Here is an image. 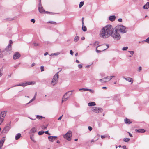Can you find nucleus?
<instances>
[{"label": "nucleus", "mask_w": 149, "mask_h": 149, "mask_svg": "<svg viewBox=\"0 0 149 149\" xmlns=\"http://www.w3.org/2000/svg\"><path fill=\"white\" fill-rule=\"evenodd\" d=\"M113 29L111 26H106L101 30L99 34L100 36L102 38L105 39L108 38L111 35L112 37L115 40H119L121 36L119 32L115 29L113 32Z\"/></svg>", "instance_id": "1"}, {"label": "nucleus", "mask_w": 149, "mask_h": 149, "mask_svg": "<svg viewBox=\"0 0 149 149\" xmlns=\"http://www.w3.org/2000/svg\"><path fill=\"white\" fill-rule=\"evenodd\" d=\"M115 29L119 32H120L122 33H126L127 32L126 27L123 25H120L117 26Z\"/></svg>", "instance_id": "2"}, {"label": "nucleus", "mask_w": 149, "mask_h": 149, "mask_svg": "<svg viewBox=\"0 0 149 149\" xmlns=\"http://www.w3.org/2000/svg\"><path fill=\"white\" fill-rule=\"evenodd\" d=\"M13 43V42L11 40L9 41V43L8 45L6 47L5 49L2 51V53L3 55H6L7 54L6 53L10 51L11 50V46Z\"/></svg>", "instance_id": "3"}, {"label": "nucleus", "mask_w": 149, "mask_h": 149, "mask_svg": "<svg viewBox=\"0 0 149 149\" xmlns=\"http://www.w3.org/2000/svg\"><path fill=\"white\" fill-rule=\"evenodd\" d=\"M58 72L56 73L53 76L51 82V85L54 86L56 85L58 82Z\"/></svg>", "instance_id": "4"}, {"label": "nucleus", "mask_w": 149, "mask_h": 149, "mask_svg": "<svg viewBox=\"0 0 149 149\" xmlns=\"http://www.w3.org/2000/svg\"><path fill=\"white\" fill-rule=\"evenodd\" d=\"M63 137L68 141H70L71 140V137L72 136V132L71 131H68L65 134L63 135Z\"/></svg>", "instance_id": "5"}, {"label": "nucleus", "mask_w": 149, "mask_h": 149, "mask_svg": "<svg viewBox=\"0 0 149 149\" xmlns=\"http://www.w3.org/2000/svg\"><path fill=\"white\" fill-rule=\"evenodd\" d=\"M92 111L93 112L98 113L102 112L103 111V110L101 108L94 107L93 108Z\"/></svg>", "instance_id": "6"}, {"label": "nucleus", "mask_w": 149, "mask_h": 149, "mask_svg": "<svg viewBox=\"0 0 149 149\" xmlns=\"http://www.w3.org/2000/svg\"><path fill=\"white\" fill-rule=\"evenodd\" d=\"M10 123L11 122H10L9 123V124H8L5 127L2 132H1V133H2V132L7 133L9 131L11 128V126L10 125Z\"/></svg>", "instance_id": "7"}, {"label": "nucleus", "mask_w": 149, "mask_h": 149, "mask_svg": "<svg viewBox=\"0 0 149 149\" xmlns=\"http://www.w3.org/2000/svg\"><path fill=\"white\" fill-rule=\"evenodd\" d=\"M21 56L19 52H15L13 56V59L14 60L18 59Z\"/></svg>", "instance_id": "8"}, {"label": "nucleus", "mask_w": 149, "mask_h": 149, "mask_svg": "<svg viewBox=\"0 0 149 149\" xmlns=\"http://www.w3.org/2000/svg\"><path fill=\"white\" fill-rule=\"evenodd\" d=\"M38 9L40 13H45V11L43 7L42 6L41 4L40 3L38 7Z\"/></svg>", "instance_id": "9"}, {"label": "nucleus", "mask_w": 149, "mask_h": 149, "mask_svg": "<svg viewBox=\"0 0 149 149\" xmlns=\"http://www.w3.org/2000/svg\"><path fill=\"white\" fill-rule=\"evenodd\" d=\"M57 138V137L56 136H49L48 137V139L50 141L53 142Z\"/></svg>", "instance_id": "10"}, {"label": "nucleus", "mask_w": 149, "mask_h": 149, "mask_svg": "<svg viewBox=\"0 0 149 149\" xmlns=\"http://www.w3.org/2000/svg\"><path fill=\"white\" fill-rule=\"evenodd\" d=\"M27 82H25V83H19V84L15 85L14 86H22L23 87H24L25 86H27Z\"/></svg>", "instance_id": "11"}, {"label": "nucleus", "mask_w": 149, "mask_h": 149, "mask_svg": "<svg viewBox=\"0 0 149 149\" xmlns=\"http://www.w3.org/2000/svg\"><path fill=\"white\" fill-rule=\"evenodd\" d=\"M123 78L124 79H125L127 81L129 82H131V83L132 84L133 82V79L130 77H127L125 78L124 77H123Z\"/></svg>", "instance_id": "12"}, {"label": "nucleus", "mask_w": 149, "mask_h": 149, "mask_svg": "<svg viewBox=\"0 0 149 149\" xmlns=\"http://www.w3.org/2000/svg\"><path fill=\"white\" fill-rule=\"evenodd\" d=\"M67 93H65L63 96V97L62 100V102H63L64 101H66L69 98L68 96L67 97Z\"/></svg>", "instance_id": "13"}, {"label": "nucleus", "mask_w": 149, "mask_h": 149, "mask_svg": "<svg viewBox=\"0 0 149 149\" xmlns=\"http://www.w3.org/2000/svg\"><path fill=\"white\" fill-rule=\"evenodd\" d=\"M135 131L139 133H144L145 132V130L143 129H136Z\"/></svg>", "instance_id": "14"}, {"label": "nucleus", "mask_w": 149, "mask_h": 149, "mask_svg": "<svg viewBox=\"0 0 149 149\" xmlns=\"http://www.w3.org/2000/svg\"><path fill=\"white\" fill-rule=\"evenodd\" d=\"M109 19L111 21H114L116 19V16L115 15H112L109 17Z\"/></svg>", "instance_id": "15"}, {"label": "nucleus", "mask_w": 149, "mask_h": 149, "mask_svg": "<svg viewBox=\"0 0 149 149\" xmlns=\"http://www.w3.org/2000/svg\"><path fill=\"white\" fill-rule=\"evenodd\" d=\"M99 81L102 83H105L107 81H107V79L106 77H104L103 79H100Z\"/></svg>", "instance_id": "16"}, {"label": "nucleus", "mask_w": 149, "mask_h": 149, "mask_svg": "<svg viewBox=\"0 0 149 149\" xmlns=\"http://www.w3.org/2000/svg\"><path fill=\"white\" fill-rule=\"evenodd\" d=\"M115 76L112 75L107 76L106 77V78L107 80V81H110L113 78H115Z\"/></svg>", "instance_id": "17"}, {"label": "nucleus", "mask_w": 149, "mask_h": 149, "mask_svg": "<svg viewBox=\"0 0 149 149\" xmlns=\"http://www.w3.org/2000/svg\"><path fill=\"white\" fill-rule=\"evenodd\" d=\"M149 8V2H147L143 6V8L144 9H147Z\"/></svg>", "instance_id": "18"}, {"label": "nucleus", "mask_w": 149, "mask_h": 149, "mask_svg": "<svg viewBox=\"0 0 149 149\" xmlns=\"http://www.w3.org/2000/svg\"><path fill=\"white\" fill-rule=\"evenodd\" d=\"M6 115V112L5 111L1 112V113L0 117H1L2 118H4L5 117Z\"/></svg>", "instance_id": "19"}, {"label": "nucleus", "mask_w": 149, "mask_h": 149, "mask_svg": "<svg viewBox=\"0 0 149 149\" xmlns=\"http://www.w3.org/2000/svg\"><path fill=\"white\" fill-rule=\"evenodd\" d=\"M21 136V134L19 133H18L15 135V139L16 140H17L19 139Z\"/></svg>", "instance_id": "20"}, {"label": "nucleus", "mask_w": 149, "mask_h": 149, "mask_svg": "<svg viewBox=\"0 0 149 149\" xmlns=\"http://www.w3.org/2000/svg\"><path fill=\"white\" fill-rule=\"evenodd\" d=\"M125 123L127 124H130L132 123L129 119H128L127 118H126L125 120Z\"/></svg>", "instance_id": "21"}, {"label": "nucleus", "mask_w": 149, "mask_h": 149, "mask_svg": "<svg viewBox=\"0 0 149 149\" xmlns=\"http://www.w3.org/2000/svg\"><path fill=\"white\" fill-rule=\"evenodd\" d=\"M96 104L95 102H91L88 103V105L89 106H95Z\"/></svg>", "instance_id": "22"}, {"label": "nucleus", "mask_w": 149, "mask_h": 149, "mask_svg": "<svg viewBox=\"0 0 149 149\" xmlns=\"http://www.w3.org/2000/svg\"><path fill=\"white\" fill-rule=\"evenodd\" d=\"M36 127H34L31 129L30 132L31 133H34L36 132Z\"/></svg>", "instance_id": "23"}, {"label": "nucleus", "mask_w": 149, "mask_h": 149, "mask_svg": "<svg viewBox=\"0 0 149 149\" xmlns=\"http://www.w3.org/2000/svg\"><path fill=\"white\" fill-rule=\"evenodd\" d=\"M34 134H32L30 136V139L31 140L34 142H35L36 141L34 139Z\"/></svg>", "instance_id": "24"}, {"label": "nucleus", "mask_w": 149, "mask_h": 149, "mask_svg": "<svg viewBox=\"0 0 149 149\" xmlns=\"http://www.w3.org/2000/svg\"><path fill=\"white\" fill-rule=\"evenodd\" d=\"M27 83V85H33L34 84H35L36 83L35 82H26Z\"/></svg>", "instance_id": "25"}, {"label": "nucleus", "mask_w": 149, "mask_h": 149, "mask_svg": "<svg viewBox=\"0 0 149 149\" xmlns=\"http://www.w3.org/2000/svg\"><path fill=\"white\" fill-rule=\"evenodd\" d=\"M79 38L78 36H76L74 38V41L75 42H77L79 40Z\"/></svg>", "instance_id": "26"}, {"label": "nucleus", "mask_w": 149, "mask_h": 149, "mask_svg": "<svg viewBox=\"0 0 149 149\" xmlns=\"http://www.w3.org/2000/svg\"><path fill=\"white\" fill-rule=\"evenodd\" d=\"M82 30L84 32L86 31H87V28L85 26L82 25Z\"/></svg>", "instance_id": "27"}, {"label": "nucleus", "mask_w": 149, "mask_h": 149, "mask_svg": "<svg viewBox=\"0 0 149 149\" xmlns=\"http://www.w3.org/2000/svg\"><path fill=\"white\" fill-rule=\"evenodd\" d=\"M36 93L35 96L31 100H30V101L29 102V103H27V104H29L31 102H32V101H33V100H34L36 98Z\"/></svg>", "instance_id": "28"}, {"label": "nucleus", "mask_w": 149, "mask_h": 149, "mask_svg": "<svg viewBox=\"0 0 149 149\" xmlns=\"http://www.w3.org/2000/svg\"><path fill=\"white\" fill-rule=\"evenodd\" d=\"M36 118H38L39 119H42L43 117L41 116L37 115L36 116Z\"/></svg>", "instance_id": "29"}, {"label": "nucleus", "mask_w": 149, "mask_h": 149, "mask_svg": "<svg viewBox=\"0 0 149 149\" xmlns=\"http://www.w3.org/2000/svg\"><path fill=\"white\" fill-rule=\"evenodd\" d=\"M84 1H81L80 3L79 4V8H81L84 5Z\"/></svg>", "instance_id": "30"}, {"label": "nucleus", "mask_w": 149, "mask_h": 149, "mask_svg": "<svg viewBox=\"0 0 149 149\" xmlns=\"http://www.w3.org/2000/svg\"><path fill=\"white\" fill-rule=\"evenodd\" d=\"M47 23L54 25H56L57 24L56 23V22L53 21H49L47 22Z\"/></svg>", "instance_id": "31"}, {"label": "nucleus", "mask_w": 149, "mask_h": 149, "mask_svg": "<svg viewBox=\"0 0 149 149\" xmlns=\"http://www.w3.org/2000/svg\"><path fill=\"white\" fill-rule=\"evenodd\" d=\"M65 93H67V97L68 96V97L69 98L70 96L72 95V93H70V91H68L66 92Z\"/></svg>", "instance_id": "32"}, {"label": "nucleus", "mask_w": 149, "mask_h": 149, "mask_svg": "<svg viewBox=\"0 0 149 149\" xmlns=\"http://www.w3.org/2000/svg\"><path fill=\"white\" fill-rule=\"evenodd\" d=\"M4 120V118H2L1 117H0V125H1L2 123Z\"/></svg>", "instance_id": "33"}, {"label": "nucleus", "mask_w": 149, "mask_h": 149, "mask_svg": "<svg viewBox=\"0 0 149 149\" xmlns=\"http://www.w3.org/2000/svg\"><path fill=\"white\" fill-rule=\"evenodd\" d=\"M130 140V139L128 138H125L123 139V141L125 142H128Z\"/></svg>", "instance_id": "34"}, {"label": "nucleus", "mask_w": 149, "mask_h": 149, "mask_svg": "<svg viewBox=\"0 0 149 149\" xmlns=\"http://www.w3.org/2000/svg\"><path fill=\"white\" fill-rule=\"evenodd\" d=\"M100 46V45H99L97 47H96V52L97 53H100V52H101V50H98L97 49V48H98V47Z\"/></svg>", "instance_id": "35"}, {"label": "nucleus", "mask_w": 149, "mask_h": 149, "mask_svg": "<svg viewBox=\"0 0 149 149\" xmlns=\"http://www.w3.org/2000/svg\"><path fill=\"white\" fill-rule=\"evenodd\" d=\"M146 42L147 43L149 44V37L147 39H146L145 40H143L142 42Z\"/></svg>", "instance_id": "36"}, {"label": "nucleus", "mask_w": 149, "mask_h": 149, "mask_svg": "<svg viewBox=\"0 0 149 149\" xmlns=\"http://www.w3.org/2000/svg\"><path fill=\"white\" fill-rule=\"evenodd\" d=\"M99 42L98 41H96L93 45V46H95L97 45H99Z\"/></svg>", "instance_id": "37"}, {"label": "nucleus", "mask_w": 149, "mask_h": 149, "mask_svg": "<svg viewBox=\"0 0 149 149\" xmlns=\"http://www.w3.org/2000/svg\"><path fill=\"white\" fill-rule=\"evenodd\" d=\"M44 133V131H39L38 133V134L40 135L43 134Z\"/></svg>", "instance_id": "38"}, {"label": "nucleus", "mask_w": 149, "mask_h": 149, "mask_svg": "<svg viewBox=\"0 0 149 149\" xmlns=\"http://www.w3.org/2000/svg\"><path fill=\"white\" fill-rule=\"evenodd\" d=\"M47 125H43L42 126L41 128L43 129H45L47 128Z\"/></svg>", "instance_id": "39"}, {"label": "nucleus", "mask_w": 149, "mask_h": 149, "mask_svg": "<svg viewBox=\"0 0 149 149\" xmlns=\"http://www.w3.org/2000/svg\"><path fill=\"white\" fill-rule=\"evenodd\" d=\"M5 141V139H1L0 141V143H2L3 144Z\"/></svg>", "instance_id": "40"}, {"label": "nucleus", "mask_w": 149, "mask_h": 149, "mask_svg": "<svg viewBox=\"0 0 149 149\" xmlns=\"http://www.w3.org/2000/svg\"><path fill=\"white\" fill-rule=\"evenodd\" d=\"M128 49V47L127 46V47H123V48L122 50L123 51H126Z\"/></svg>", "instance_id": "41"}, {"label": "nucleus", "mask_w": 149, "mask_h": 149, "mask_svg": "<svg viewBox=\"0 0 149 149\" xmlns=\"http://www.w3.org/2000/svg\"><path fill=\"white\" fill-rule=\"evenodd\" d=\"M35 47L38 46H39V44L35 42H34L33 43Z\"/></svg>", "instance_id": "42"}, {"label": "nucleus", "mask_w": 149, "mask_h": 149, "mask_svg": "<svg viewBox=\"0 0 149 149\" xmlns=\"http://www.w3.org/2000/svg\"><path fill=\"white\" fill-rule=\"evenodd\" d=\"M60 54V52H56V53H54V54H51L52 55H54L55 56H57V55H59Z\"/></svg>", "instance_id": "43"}, {"label": "nucleus", "mask_w": 149, "mask_h": 149, "mask_svg": "<svg viewBox=\"0 0 149 149\" xmlns=\"http://www.w3.org/2000/svg\"><path fill=\"white\" fill-rule=\"evenodd\" d=\"M44 67L43 66H41L40 67V70L41 72H42L44 71Z\"/></svg>", "instance_id": "44"}, {"label": "nucleus", "mask_w": 149, "mask_h": 149, "mask_svg": "<svg viewBox=\"0 0 149 149\" xmlns=\"http://www.w3.org/2000/svg\"><path fill=\"white\" fill-rule=\"evenodd\" d=\"M128 52H129L130 54L132 55H133L134 54V51H128Z\"/></svg>", "instance_id": "45"}, {"label": "nucleus", "mask_w": 149, "mask_h": 149, "mask_svg": "<svg viewBox=\"0 0 149 149\" xmlns=\"http://www.w3.org/2000/svg\"><path fill=\"white\" fill-rule=\"evenodd\" d=\"M78 67L79 68H80V69H81L82 68V65H81V64H79L78 65Z\"/></svg>", "instance_id": "46"}, {"label": "nucleus", "mask_w": 149, "mask_h": 149, "mask_svg": "<svg viewBox=\"0 0 149 149\" xmlns=\"http://www.w3.org/2000/svg\"><path fill=\"white\" fill-rule=\"evenodd\" d=\"M31 21L33 23H34L35 22V20L34 19H31Z\"/></svg>", "instance_id": "47"}, {"label": "nucleus", "mask_w": 149, "mask_h": 149, "mask_svg": "<svg viewBox=\"0 0 149 149\" xmlns=\"http://www.w3.org/2000/svg\"><path fill=\"white\" fill-rule=\"evenodd\" d=\"M2 70H3L2 69H0V77L2 75V74L1 72Z\"/></svg>", "instance_id": "48"}, {"label": "nucleus", "mask_w": 149, "mask_h": 149, "mask_svg": "<svg viewBox=\"0 0 149 149\" xmlns=\"http://www.w3.org/2000/svg\"><path fill=\"white\" fill-rule=\"evenodd\" d=\"M106 46H107V48L106 49H104L102 51H104L105 50L107 49H108L109 47V45H108L106 44Z\"/></svg>", "instance_id": "49"}, {"label": "nucleus", "mask_w": 149, "mask_h": 149, "mask_svg": "<svg viewBox=\"0 0 149 149\" xmlns=\"http://www.w3.org/2000/svg\"><path fill=\"white\" fill-rule=\"evenodd\" d=\"M88 91H89L90 92H91V93H93L94 92V91L93 90H92V89H88Z\"/></svg>", "instance_id": "50"}, {"label": "nucleus", "mask_w": 149, "mask_h": 149, "mask_svg": "<svg viewBox=\"0 0 149 149\" xmlns=\"http://www.w3.org/2000/svg\"><path fill=\"white\" fill-rule=\"evenodd\" d=\"M70 54L71 55H72V56L73 55V52L72 51V50H70Z\"/></svg>", "instance_id": "51"}, {"label": "nucleus", "mask_w": 149, "mask_h": 149, "mask_svg": "<svg viewBox=\"0 0 149 149\" xmlns=\"http://www.w3.org/2000/svg\"><path fill=\"white\" fill-rule=\"evenodd\" d=\"M88 129L90 131H91L92 129V127L91 126H89L88 127Z\"/></svg>", "instance_id": "52"}, {"label": "nucleus", "mask_w": 149, "mask_h": 149, "mask_svg": "<svg viewBox=\"0 0 149 149\" xmlns=\"http://www.w3.org/2000/svg\"><path fill=\"white\" fill-rule=\"evenodd\" d=\"M142 70V68L141 66H139V67L138 71L140 72Z\"/></svg>", "instance_id": "53"}, {"label": "nucleus", "mask_w": 149, "mask_h": 149, "mask_svg": "<svg viewBox=\"0 0 149 149\" xmlns=\"http://www.w3.org/2000/svg\"><path fill=\"white\" fill-rule=\"evenodd\" d=\"M122 148L123 149H127L126 148V146L125 145L122 146Z\"/></svg>", "instance_id": "54"}, {"label": "nucleus", "mask_w": 149, "mask_h": 149, "mask_svg": "<svg viewBox=\"0 0 149 149\" xmlns=\"http://www.w3.org/2000/svg\"><path fill=\"white\" fill-rule=\"evenodd\" d=\"M88 89L83 88V91H88Z\"/></svg>", "instance_id": "55"}, {"label": "nucleus", "mask_w": 149, "mask_h": 149, "mask_svg": "<svg viewBox=\"0 0 149 149\" xmlns=\"http://www.w3.org/2000/svg\"><path fill=\"white\" fill-rule=\"evenodd\" d=\"M63 115H62L61 116H60L58 119V120H59L61 119L62 117L63 116Z\"/></svg>", "instance_id": "56"}, {"label": "nucleus", "mask_w": 149, "mask_h": 149, "mask_svg": "<svg viewBox=\"0 0 149 149\" xmlns=\"http://www.w3.org/2000/svg\"><path fill=\"white\" fill-rule=\"evenodd\" d=\"M118 21L119 22H122V19L121 18H119L118 19Z\"/></svg>", "instance_id": "57"}, {"label": "nucleus", "mask_w": 149, "mask_h": 149, "mask_svg": "<svg viewBox=\"0 0 149 149\" xmlns=\"http://www.w3.org/2000/svg\"><path fill=\"white\" fill-rule=\"evenodd\" d=\"M105 137V136L104 135H101V138L102 139L104 138Z\"/></svg>", "instance_id": "58"}, {"label": "nucleus", "mask_w": 149, "mask_h": 149, "mask_svg": "<svg viewBox=\"0 0 149 149\" xmlns=\"http://www.w3.org/2000/svg\"><path fill=\"white\" fill-rule=\"evenodd\" d=\"M128 133H129V135L130 137H132L133 136L132 134L130 133V132H128Z\"/></svg>", "instance_id": "59"}, {"label": "nucleus", "mask_w": 149, "mask_h": 149, "mask_svg": "<svg viewBox=\"0 0 149 149\" xmlns=\"http://www.w3.org/2000/svg\"><path fill=\"white\" fill-rule=\"evenodd\" d=\"M35 64L34 63H33L32 64L31 66L32 67H33L34 66H35Z\"/></svg>", "instance_id": "60"}, {"label": "nucleus", "mask_w": 149, "mask_h": 149, "mask_svg": "<svg viewBox=\"0 0 149 149\" xmlns=\"http://www.w3.org/2000/svg\"><path fill=\"white\" fill-rule=\"evenodd\" d=\"M48 54V53L47 52H46V53H44V55L46 56Z\"/></svg>", "instance_id": "61"}, {"label": "nucleus", "mask_w": 149, "mask_h": 149, "mask_svg": "<svg viewBox=\"0 0 149 149\" xmlns=\"http://www.w3.org/2000/svg\"><path fill=\"white\" fill-rule=\"evenodd\" d=\"M75 62L77 63H79V61L78 60H76V61Z\"/></svg>", "instance_id": "62"}, {"label": "nucleus", "mask_w": 149, "mask_h": 149, "mask_svg": "<svg viewBox=\"0 0 149 149\" xmlns=\"http://www.w3.org/2000/svg\"><path fill=\"white\" fill-rule=\"evenodd\" d=\"M85 39V38L84 37H82L81 38V39L82 40H84V39Z\"/></svg>", "instance_id": "63"}, {"label": "nucleus", "mask_w": 149, "mask_h": 149, "mask_svg": "<svg viewBox=\"0 0 149 149\" xmlns=\"http://www.w3.org/2000/svg\"><path fill=\"white\" fill-rule=\"evenodd\" d=\"M90 66V65H88L86 66V68H89Z\"/></svg>", "instance_id": "64"}]
</instances>
